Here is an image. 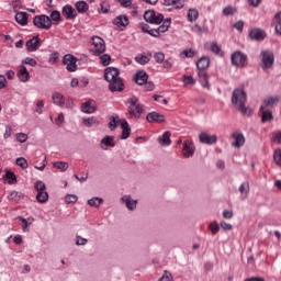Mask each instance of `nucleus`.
Segmentation results:
<instances>
[{"label":"nucleus","mask_w":281,"mask_h":281,"mask_svg":"<svg viewBox=\"0 0 281 281\" xmlns=\"http://www.w3.org/2000/svg\"><path fill=\"white\" fill-rule=\"evenodd\" d=\"M247 102V92L243 88H236L232 93V104L240 111L243 115H251L254 113V110L251 108L245 106Z\"/></svg>","instance_id":"f257e3e1"},{"label":"nucleus","mask_w":281,"mask_h":281,"mask_svg":"<svg viewBox=\"0 0 281 281\" xmlns=\"http://www.w3.org/2000/svg\"><path fill=\"white\" fill-rule=\"evenodd\" d=\"M104 78L110 85V91H124V81L120 78V69L115 67L105 68Z\"/></svg>","instance_id":"f03ea898"},{"label":"nucleus","mask_w":281,"mask_h":281,"mask_svg":"<svg viewBox=\"0 0 281 281\" xmlns=\"http://www.w3.org/2000/svg\"><path fill=\"white\" fill-rule=\"evenodd\" d=\"M171 24H172V19L167 18V19H165L162 24L160 26H158L157 29H150V26H148V24H143L142 30L146 34H149L150 36H154L155 38H159V36H161V34H165V32H168V30H170Z\"/></svg>","instance_id":"7ed1b4c3"},{"label":"nucleus","mask_w":281,"mask_h":281,"mask_svg":"<svg viewBox=\"0 0 281 281\" xmlns=\"http://www.w3.org/2000/svg\"><path fill=\"white\" fill-rule=\"evenodd\" d=\"M128 108L127 112L130 117H135L136 120H139L142 117V114L144 113V104L139 103V99L137 97H132L127 100Z\"/></svg>","instance_id":"20e7f679"},{"label":"nucleus","mask_w":281,"mask_h":281,"mask_svg":"<svg viewBox=\"0 0 281 281\" xmlns=\"http://www.w3.org/2000/svg\"><path fill=\"white\" fill-rule=\"evenodd\" d=\"M33 25L38 30H52V19L48 15L41 14L35 15L33 19Z\"/></svg>","instance_id":"39448f33"},{"label":"nucleus","mask_w":281,"mask_h":281,"mask_svg":"<svg viewBox=\"0 0 281 281\" xmlns=\"http://www.w3.org/2000/svg\"><path fill=\"white\" fill-rule=\"evenodd\" d=\"M260 56H261V68L263 69V71L267 69H271L273 67V63L276 61L273 52L263 50L261 52Z\"/></svg>","instance_id":"423d86ee"},{"label":"nucleus","mask_w":281,"mask_h":281,"mask_svg":"<svg viewBox=\"0 0 281 281\" xmlns=\"http://www.w3.org/2000/svg\"><path fill=\"white\" fill-rule=\"evenodd\" d=\"M144 19L147 23H151L153 25L164 24L166 20H164V14L157 13L155 11H146L144 13Z\"/></svg>","instance_id":"0eeeda50"},{"label":"nucleus","mask_w":281,"mask_h":281,"mask_svg":"<svg viewBox=\"0 0 281 281\" xmlns=\"http://www.w3.org/2000/svg\"><path fill=\"white\" fill-rule=\"evenodd\" d=\"M231 60L232 65H234L235 67H245V65H247V55H245L240 50H237L232 54Z\"/></svg>","instance_id":"6e6552de"},{"label":"nucleus","mask_w":281,"mask_h":281,"mask_svg":"<svg viewBox=\"0 0 281 281\" xmlns=\"http://www.w3.org/2000/svg\"><path fill=\"white\" fill-rule=\"evenodd\" d=\"M92 52L98 54H104L106 50V44L104 43V40H102L100 36H93L92 37Z\"/></svg>","instance_id":"1a4fd4ad"},{"label":"nucleus","mask_w":281,"mask_h":281,"mask_svg":"<svg viewBox=\"0 0 281 281\" xmlns=\"http://www.w3.org/2000/svg\"><path fill=\"white\" fill-rule=\"evenodd\" d=\"M63 63L67 69V71H76L78 69V58L71 54H67L63 58Z\"/></svg>","instance_id":"9d476101"},{"label":"nucleus","mask_w":281,"mask_h":281,"mask_svg":"<svg viewBox=\"0 0 281 281\" xmlns=\"http://www.w3.org/2000/svg\"><path fill=\"white\" fill-rule=\"evenodd\" d=\"M196 147L192 140H186L182 146V155L186 159H190V157H194V153Z\"/></svg>","instance_id":"9b49d317"},{"label":"nucleus","mask_w":281,"mask_h":281,"mask_svg":"<svg viewBox=\"0 0 281 281\" xmlns=\"http://www.w3.org/2000/svg\"><path fill=\"white\" fill-rule=\"evenodd\" d=\"M121 203H123V205H125V207L130 212H135V210H137V200L133 199V196H131L128 194L123 195L121 198Z\"/></svg>","instance_id":"f8f14e48"},{"label":"nucleus","mask_w":281,"mask_h":281,"mask_svg":"<svg viewBox=\"0 0 281 281\" xmlns=\"http://www.w3.org/2000/svg\"><path fill=\"white\" fill-rule=\"evenodd\" d=\"M101 150H109V148H115V137L114 136H104L100 144Z\"/></svg>","instance_id":"ddd939ff"},{"label":"nucleus","mask_w":281,"mask_h":281,"mask_svg":"<svg viewBox=\"0 0 281 281\" xmlns=\"http://www.w3.org/2000/svg\"><path fill=\"white\" fill-rule=\"evenodd\" d=\"M233 143L232 146L234 148H243L245 146V135L240 132H235L232 134Z\"/></svg>","instance_id":"4468645a"},{"label":"nucleus","mask_w":281,"mask_h":281,"mask_svg":"<svg viewBox=\"0 0 281 281\" xmlns=\"http://www.w3.org/2000/svg\"><path fill=\"white\" fill-rule=\"evenodd\" d=\"M25 46L27 52H37V49L41 47V38L38 37V35H36L33 38L29 40Z\"/></svg>","instance_id":"2eb2a0df"},{"label":"nucleus","mask_w":281,"mask_h":281,"mask_svg":"<svg viewBox=\"0 0 281 281\" xmlns=\"http://www.w3.org/2000/svg\"><path fill=\"white\" fill-rule=\"evenodd\" d=\"M199 139H200V144H207L209 146H212V144H216L218 137L216 135L201 133Z\"/></svg>","instance_id":"dca6fc26"},{"label":"nucleus","mask_w":281,"mask_h":281,"mask_svg":"<svg viewBox=\"0 0 281 281\" xmlns=\"http://www.w3.org/2000/svg\"><path fill=\"white\" fill-rule=\"evenodd\" d=\"M113 25H116L120 30L126 29L128 25V16L127 15H119L113 20Z\"/></svg>","instance_id":"f3484780"},{"label":"nucleus","mask_w":281,"mask_h":281,"mask_svg":"<svg viewBox=\"0 0 281 281\" xmlns=\"http://www.w3.org/2000/svg\"><path fill=\"white\" fill-rule=\"evenodd\" d=\"M249 36L252 41H265L267 33L262 29H254L250 31Z\"/></svg>","instance_id":"a211bd4d"},{"label":"nucleus","mask_w":281,"mask_h":281,"mask_svg":"<svg viewBox=\"0 0 281 281\" xmlns=\"http://www.w3.org/2000/svg\"><path fill=\"white\" fill-rule=\"evenodd\" d=\"M147 122H157L158 124H161L166 122V116L164 114H159L158 112H150L146 116Z\"/></svg>","instance_id":"6ab92c4d"},{"label":"nucleus","mask_w":281,"mask_h":281,"mask_svg":"<svg viewBox=\"0 0 281 281\" xmlns=\"http://www.w3.org/2000/svg\"><path fill=\"white\" fill-rule=\"evenodd\" d=\"M53 104L56 106H60V109H65V95L60 92H54L52 94Z\"/></svg>","instance_id":"aec40b11"},{"label":"nucleus","mask_w":281,"mask_h":281,"mask_svg":"<svg viewBox=\"0 0 281 281\" xmlns=\"http://www.w3.org/2000/svg\"><path fill=\"white\" fill-rule=\"evenodd\" d=\"M134 80L136 85H146L148 82V74L144 70H139L135 74Z\"/></svg>","instance_id":"412c9836"},{"label":"nucleus","mask_w":281,"mask_h":281,"mask_svg":"<svg viewBox=\"0 0 281 281\" xmlns=\"http://www.w3.org/2000/svg\"><path fill=\"white\" fill-rule=\"evenodd\" d=\"M120 124L122 128L121 139H128L131 136V126L128 125V122L126 120H121Z\"/></svg>","instance_id":"4be33fe9"},{"label":"nucleus","mask_w":281,"mask_h":281,"mask_svg":"<svg viewBox=\"0 0 281 281\" xmlns=\"http://www.w3.org/2000/svg\"><path fill=\"white\" fill-rule=\"evenodd\" d=\"M196 67H198L199 71H205L206 69H209L210 68V57L209 56H202L198 60Z\"/></svg>","instance_id":"5701e85b"},{"label":"nucleus","mask_w":281,"mask_h":281,"mask_svg":"<svg viewBox=\"0 0 281 281\" xmlns=\"http://www.w3.org/2000/svg\"><path fill=\"white\" fill-rule=\"evenodd\" d=\"M198 76L200 78V83L202 85L203 89H210V76H207V71H199Z\"/></svg>","instance_id":"b1692460"},{"label":"nucleus","mask_w":281,"mask_h":281,"mask_svg":"<svg viewBox=\"0 0 281 281\" xmlns=\"http://www.w3.org/2000/svg\"><path fill=\"white\" fill-rule=\"evenodd\" d=\"M95 102L93 100H89L87 101L86 103L82 104L81 106V111L83 113H88V114H91V113H95Z\"/></svg>","instance_id":"393cba45"},{"label":"nucleus","mask_w":281,"mask_h":281,"mask_svg":"<svg viewBox=\"0 0 281 281\" xmlns=\"http://www.w3.org/2000/svg\"><path fill=\"white\" fill-rule=\"evenodd\" d=\"M61 12L64 16H66V19H76L78 16V13H76V10L69 4H66L63 8Z\"/></svg>","instance_id":"a878e982"},{"label":"nucleus","mask_w":281,"mask_h":281,"mask_svg":"<svg viewBox=\"0 0 281 281\" xmlns=\"http://www.w3.org/2000/svg\"><path fill=\"white\" fill-rule=\"evenodd\" d=\"M171 135L170 132H165L162 136L158 138L160 146H170L172 144V140L170 139Z\"/></svg>","instance_id":"bb28decb"},{"label":"nucleus","mask_w":281,"mask_h":281,"mask_svg":"<svg viewBox=\"0 0 281 281\" xmlns=\"http://www.w3.org/2000/svg\"><path fill=\"white\" fill-rule=\"evenodd\" d=\"M18 77L21 82H27V80H30V71H27V68L25 66L20 67Z\"/></svg>","instance_id":"cd10ccee"},{"label":"nucleus","mask_w":281,"mask_h":281,"mask_svg":"<svg viewBox=\"0 0 281 281\" xmlns=\"http://www.w3.org/2000/svg\"><path fill=\"white\" fill-rule=\"evenodd\" d=\"M164 4L167 7L175 8L176 10H181L183 8L184 2L183 0H165Z\"/></svg>","instance_id":"c85d7f7f"},{"label":"nucleus","mask_w":281,"mask_h":281,"mask_svg":"<svg viewBox=\"0 0 281 281\" xmlns=\"http://www.w3.org/2000/svg\"><path fill=\"white\" fill-rule=\"evenodd\" d=\"M18 220L21 221V223H22V231L30 232L29 227H30V225H32V223H34V218L29 217L27 220H25V217L19 216Z\"/></svg>","instance_id":"c756f323"},{"label":"nucleus","mask_w":281,"mask_h":281,"mask_svg":"<svg viewBox=\"0 0 281 281\" xmlns=\"http://www.w3.org/2000/svg\"><path fill=\"white\" fill-rule=\"evenodd\" d=\"M15 21L19 25H26L27 24V13L26 12H18L15 14Z\"/></svg>","instance_id":"7c9ffc66"},{"label":"nucleus","mask_w":281,"mask_h":281,"mask_svg":"<svg viewBox=\"0 0 281 281\" xmlns=\"http://www.w3.org/2000/svg\"><path fill=\"white\" fill-rule=\"evenodd\" d=\"M278 102H280V98L269 97V98L265 99V101H263L265 105H261L260 110L262 111L265 109V106H273V104H278Z\"/></svg>","instance_id":"2f4dec72"},{"label":"nucleus","mask_w":281,"mask_h":281,"mask_svg":"<svg viewBox=\"0 0 281 281\" xmlns=\"http://www.w3.org/2000/svg\"><path fill=\"white\" fill-rule=\"evenodd\" d=\"M205 48L210 49V52H212L213 54H216L217 56L221 55V46L215 42L206 43Z\"/></svg>","instance_id":"473e14b6"},{"label":"nucleus","mask_w":281,"mask_h":281,"mask_svg":"<svg viewBox=\"0 0 281 281\" xmlns=\"http://www.w3.org/2000/svg\"><path fill=\"white\" fill-rule=\"evenodd\" d=\"M135 60L138 63V65H148V63H150V55L138 54L135 57Z\"/></svg>","instance_id":"72a5a7b5"},{"label":"nucleus","mask_w":281,"mask_h":281,"mask_svg":"<svg viewBox=\"0 0 281 281\" xmlns=\"http://www.w3.org/2000/svg\"><path fill=\"white\" fill-rule=\"evenodd\" d=\"M75 7L80 14H85L89 10V4L86 1H78Z\"/></svg>","instance_id":"f704fd0d"},{"label":"nucleus","mask_w":281,"mask_h":281,"mask_svg":"<svg viewBox=\"0 0 281 281\" xmlns=\"http://www.w3.org/2000/svg\"><path fill=\"white\" fill-rule=\"evenodd\" d=\"M102 203H104V200L98 196L88 200V205H90V207H100Z\"/></svg>","instance_id":"c9c22d12"},{"label":"nucleus","mask_w":281,"mask_h":281,"mask_svg":"<svg viewBox=\"0 0 281 281\" xmlns=\"http://www.w3.org/2000/svg\"><path fill=\"white\" fill-rule=\"evenodd\" d=\"M82 124H85L87 128H91V126H98L100 122L98 121V119L91 116V117L82 119Z\"/></svg>","instance_id":"e433bc0d"},{"label":"nucleus","mask_w":281,"mask_h":281,"mask_svg":"<svg viewBox=\"0 0 281 281\" xmlns=\"http://www.w3.org/2000/svg\"><path fill=\"white\" fill-rule=\"evenodd\" d=\"M209 229L213 236H216L218 232H221V224L217 221H213L209 224Z\"/></svg>","instance_id":"4c0bfd02"},{"label":"nucleus","mask_w":281,"mask_h":281,"mask_svg":"<svg viewBox=\"0 0 281 281\" xmlns=\"http://www.w3.org/2000/svg\"><path fill=\"white\" fill-rule=\"evenodd\" d=\"M36 200L38 203H47V201H49V194L47 191H40L36 195Z\"/></svg>","instance_id":"58836bf2"},{"label":"nucleus","mask_w":281,"mask_h":281,"mask_svg":"<svg viewBox=\"0 0 281 281\" xmlns=\"http://www.w3.org/2000/svg\"><path fill=\"white\" fill-rule=\"evenodd\" d=\"M53 167L57 168V170H60L61 172H66V170L69 169V164L65 161H56V162H53Z\"/></svg>","instance_id":"ea45409f"},{"label":"nucleus","mask_w":281,"mask_h":281,"mask_svg":"<svg viewBox=\"0 0 281 281\" xmlns=\"http://www.w3.org/2000/svg\"><path fill=\"white\" fill-rule=\"evenodd\" d=\"M239 192L243 199H247V194H249V182H244L239 186Z\"/></svg>","instance_id":"a19ab883"},{"label":"nucleus","mask_w":281,"mask_h":281,"mask_svg":"<svg viewBox=\"0 0 281 281\" xmlns=\"http://www.w3.org/2000/svg\"><path fill=\"white\" fill-rule=\"evenodd\" d=\"M120 122H122V120H120V117H117V116L110 117L109 128L111 131H115L117 128V124H120Z\"/></svg>","instance_id":"79ce46f5"},{"label":"nucleus","mask_w":281,"mask_h":281,"mask_svg":"<svg viewBox=\"0 0 281 281\" xmlns=\"http://www.w3.org/2000/svg\"><path fill=\"white\" fill-rule=\"evenodd\" d=\"M196 19H199V11L196 9H189L188 21L193 23V21H196Z\"/></svg>","instance_id":"37998d69"},{"label":"nucleus","mask_w":281,"mask_h":281,"mask_svg":"<svg viewBox=\"0 0 281 281\" xmlns=\"http://www.w3.org/2000/svg\"><path fill=\"white\" fill-rule=\"evenodd\" d=\"M236 12H238L236 7L228 5L223 9L224 16H234V14H236Z\"/></svg>","instance_id":"c03bdc74"},{"label":"nucleus","mask_w":281,"mask_h":281,"mask_svg":"<svg viewBox=\"0 0 281 281\" xmlns=\"http://www.w3.org/2000/svg\"><path fill=\"white\" fill-rule=\"evenodd\" d=\"M87 243H89V239L85 238L80 235H77L75 238V245H77V247H85V245H87Z\"/></svg>","instance_id":"a18cd8bd"},{"label":"nucleus","mask_w":281,"mask_h":281,"mask_svg":"<svg viewBox=\"0 0 281 281\" xmlns=\"http://www.w3.org/2000/svg\"><path fill=\"white\" fill-rule=\"evenodd\" d=\"M15 164L20 168H22V170H27V167H29L27 159H25L23 157L16 158Z\"/></svg>","instance_id":"49530a36"},{"label":"nucleus","mask_w":281,"mask_h":281,"mask_svg":"<svg viewBox=\"0 0 281 281\" xmlns=\"http://www.w3.org/2000/svg\"><path fill=\"white\" fill-rule=\"evenodd\" d=\"M5 178L9 180L8 181L9 186H14V183H16V175H14V172L7 171Z\"/></svg>","instance_id":"de8ad7c7"},{"label":"nucleus","mask_w":281,"mask_h":281,"mask_svg":"<svg viewBox=\"0 0 281 281\" xmlns=\"http://www.w3.org/2000/svg\"><path fill=\"white\" fill-rule=\"evenodd\" d=\"M29 138L30 137L25 133H18V134H15V139L20 144H25V142H27Z\"/></svg>","instance_id":"09e8293b"},{"label":"nucleus","mask_w":281,"mask_h":281,"mask_svg":"<svg viewBox=\"0 0 281 281\" xmlns=\"http://www.w3.org/2000/svg\"><path fill=\"white\" fill-rule=\"evenodd\" d=\"M100 63L103 65V67H108V65H111V55L104 54L100 57Z\"/></svg>","instance_id":"8fccbe9b"},{"label":"nucleus","mask_w":281,"mask_h":281,"mask_svg":"<svg viewBox=\"0 0 281 281\" xmlns=\"http://www.w3.org/2000/svg\"><path fill=\"white\" fill-rule=\"evenodd\" d=\"M271 120H273V113L271 111H263L261 121L262 122H271Z\"/></svg>","instance_id":"3c124183"},{"label":"nucleus","mask_w":281,"mask_h":281,"mask_svg":"<svg viewBox=\"0 0 281 281\" xmlns=\"http://www.w3.org/2000/svg\"><path fill=\"white\" fill-rule=\"evenodd\" d=\"M45 108V101L38 100L35 106V113L43 115V109Z\"/></svg>","instance_id":"603ef678"},{"label":"nucleus","mask_w":281,"mask_h":281,"mask_svg":"<svg viewBox=\"0 0 281 281\" xmlns=\"http://www.w3.org/2000/svg\"><path fill=\"white\" fill-rule=\"evenodd\" d=\"M154 59L156 60V63L158 65H161V63H164V60H166V55L161 52L155 53Z\"/></svg>","instance_id":"864d4df0"},{"label":"nucleus","mask_w":281,"mask_h":281,"mask_svg":"<svg viewBox=\"0 0 281 281\" xmlns=\"http://www.w3.org/2000/svg\"><path fill=\"white\" fill-rule=\"evenodd\" d=\"M34 188H35V190H36L37 192H45V190H46L45 182H43V181H41V180H38V181L35 182Z\"/></svg>","instance_id":"5fc2aeb1"},{"label":"nucleus","mask_w":281,"mask_h":281,"mask_svg":"<svg viewBox=\"0 0 281 281\" xmlns=\"http://www.w3.org/2000/svg\"><path fill=\"white\" fill-rule=\"evenodd\" d=\"M59 54L58 52H54L49 55V58H48V63H50V65H56L58 63V58H59Z\"/></svg>","instance_id":"6e6d98bb"},{"label":"nucleus","mask_w":281,"mask_h":281,"mask_svg":"<svg viewBox=\"0 0 281 281\" xmlns=\"http://www.w3.org/2000/svg\"><path fill=\"white\" fill-rule=\"evenodd\" d=\"M23 65H30V67H36L38 65V63L36 61V59L32 58V57H26L23 61Z\"/></svg>","instance_id":"4d7b16f0"},{"label":"nucleus","mask_w":281,"mask_h":281,"mask_svg":"<svg viewBox=\"0 0 281 281\" xmlns=\"http://www.w3.org/2000/svg\"><path fill=\"white\" fill-rule=\"evenodd\" d=\"M220 227H222L224 232H232V229H234V226L225 221L220 223Z\"/></svg>","instance_id":"13d9d810"},{"label":"nucleus","mask_w":281,"mask_h":281,"mask_svg":"<svg viewBox=\"0 0 281 281\" xmlns=\"http://www.w3.org/2000/svg\"><path fill=\"white\" fill-rule=\"evenodd\" d=\"M273 159H274V162L277 164V166L281 167V149L274 150Z\"/></svg>","instance_id":"bf43d9fd"},{"label":"nucleus","mask_w":281,"mask_h":281,"mask_svg":"<svg viewBox=\"0 0 281 281\" xmlns=\"http://www.w3.org/2000/svg\"><path fill=\"white\" fill-rule=\"evenodd\" d=\"M77 201H78V195H76V194H67V195L65 196V202H66L67 204L76 203Z\"/></svg>","instance_id":"052dcab7"},{"label":"nucleus","mask_w":281,"mask_h":281,"mask_svg":"<svg viewBox=\"0 0 281 281\" xmlns=\"http://www.w3.org/2000/svg\"><path fill=\"white\" fill-rule=\"evenodd\" d=\"M184 87H192L194 85V78L192 76H183Z\"/></svg>","instance_id":"680f3d73"},{"label":"nucleus","mask_w":281,"mask_h":281,"mask_svg":"<svg viewBox=\"0 0 281 281\" xmlns=\"http://www.w3.org/2000/svg\"><path fill=\"white\" fill-rule=\"evenodd\" d=\"M54 123L56 126H63L65 124V114L59 113L58 116L55 119Z\"/></svg>","instance_id":"e2e57ef3"},{"label":"nucleus","mask_w":281,"mask_h":281,"mask_svg":"<svg viewBox=\"0 0 281 281\" xmlns=\"http://www.w3.org/2000/svg\"><path fill=\"white\" fill-rule=\"evenodd\" d=\"M223 218H226L227 221L234 218V211L232 210H224L222 213Z\"/></svg>","instance_id":"0e129e2a"},{"label":"nucleus","mask_w":281,"mask_h":281,"mask_svg":"<svg viewBox=\"0 0 281 281\" xmlns=\"http://www.w3.org/2000/svg\"><path fill=\"white\" fill-rule=\"evenodd\" d=\"M101 12H103V14H109V10H111V5H109V2L103 1L101 2Z\"/></svg>","instance_id":"69168bd1"},{"label":"nucleus","mask_w":281,"mask_h":281,"mask_svg":"<svg viewBox=\"0 0 281 281\" xmlns=\"http://www.w3.org/2000/svg\"><path fill=\"white\" fill-rule=\"evenodd\" d=\"M50 21H54L55 23L60 21V12L59 11H53L50 13Z\"/></svg>","instance_id":"338daca9"},{"label":"nucleus","mask_w":281,"mask_h":281,"mask_svg":"<svg viewBox=\"0 0 281 281\" xmlns=\"http://www.w3.org/2000/svg\"><path fill=\"white\" fill-rule=\"evenodd\" d=\"M159 281H172V274L168 271H165Z\"/></svg>","instance_id":"774afa93"}]
</instances>
